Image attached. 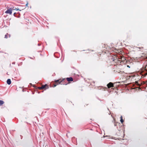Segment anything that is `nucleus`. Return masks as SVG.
<instances>
[{
	"label": "nucleus",
	"instance_id": "1",
	"mask_svg": "<svg viewBox=\"0 0 147 147\" xmlns=\"http://www.w3.org/2000/svg\"><path fill=\"white\" fill-rule=\"evenodd\" d=\"M12 12V9L11 8L7 10L6 11L5 13H9L10 14H11Z\"/></svg>",
	"mask_w": 147,
	"mask_h": 147
},
{
	"label": "nucleus",
	"instance_id": "2",
	"mask_svg": "<svg viewBox=\"0 0 147 147\" xmlns=\"http://www.w3.org/2000/svg\"><path fill=\"white\" fill-rule=\"evenodd\" d=\"M108 88H110L111 87L113 86V84L112 83L110 82L107 85Z\"/></svg>",
	"mask_w": 147,
	"mask_h": 147
},
{
	"label": "nucleus",
	"instance_id": "3",
	"mask_svg": "<svg viewBox=\"0 0 147 147\" xmlns=\"http://www.w3.org/2000/svg\"><path fill=\"white\" fill-rule=\"evenodd\" d=\"M46 86H47V84L43 85L41 87L39 88L40 89H43L45 88Z\"/></svg>",
	"mask_w": 147,
	"mask_h": 147
},
{
	"label": "nucleus",
	"instance_id": "4",
	"mask_svg": "<svg viewBox=\"0 0 147 147\" xmlns=\"http://www.w3.org/2000/svg\"><path fill=\"white\" fill-rule=\"evenodd\" d=\"M7 82L8 84L10 85L11 83V80L10 79H8L7 80Z\"/></svg>",
	"mask_w": 147,
	"mask_h": 147
},
{
	"label": "nucleus",
	"instance_id": "5",
	"mask_svg": "<svg viewBox=\"0 0 147 147\" xmlns=\"http://www.w3.org/2000/svg\"><path fill=\"white\" fill-rule=\"evenodd\" d=\"M67 80L68 81H73V79L71 77H70V78H67Z\"/></svg>",
	"mask_w": 147,
	"mask_h": 147
},
{
	"label": "nucleus",
	"instance_id": "6",
	"mask_svg": "<svg viewBox=\"0 0 147 147\" xmlns=\"http://www.w3.org/2000/svg\"><path fill=\"white\" fill-rule=\"evenodd\" d=\"M4 102L3 101L0 100V106H1L3 103Z\"/></svg>",
	"mask_w": 147,
	"mask_h": 147
},
{
	"label": "nucleus",
	"instance_id": "7",
	"mask_svg": "<svg viewBox=\"0 0 147 147\" xmlns=\"http://www.w3.org/2000/svg\"><path fill=\"white\" fill-rule=\"evenodd\" d=\"M120 121L122 123L123 122V120L122 119H121L120 120Z\"/></svg>",
	"mask_w": 147,
	"mask_h": 147
},
{
	"label": "nucleus",
	"instance_id": "8",
	"mask_svg": "<svg viewBox=\"0 0 147 147\" xmlns=\"http://www.w3.org/2000/svg\"><path fill=\"white\" fill-rule=\"evenodd\" d=\"M13 10H20L19 9L16 8L15 9H14ZM20 11H21V10H20Z\"/></svg>",
	"mask_w": 147,
	"mask_h": 147
},
{
	"label": "nucleus",
	"instance_id": "9",
	"mask_svg": "<svg viewBox=\"0 0 147 147\" xmlns=\"http://www.w3.org/2000/svg\"><path fill=\"white\" fill-rule=\"evenodd\" d=\"M28 3H27V4H26V6H28Z\"/></svg>",
	"mask_w": 147,
	"mask_h": 147
},
{
	"label": "nucleus",
	"instance_id": "10",
	"mask_svg": "<svg viewBox=\"0 0 147 147\" xmlns=\"http://www.w3.org/2000/svg\"><path fill=\"white\" fill-rule=\"evenodd\" d=\"M59 80H57L56 81H55V82H59Z\"/></svg>",
	"mask_w": 147,
	"mask_h": 147
},
{
	"label": "nucleus",
	"instance_id": "11",
	"mask_svg": "<svg viewBox=\"0 0 147 147\" xmlns=\"http://www.w3.org/2000/svg\"><path fill=\"white\" fill-rule=\"evenodd\" d=\"M122 116H121V117H120L121 119H122Z\"/></svg>",
	"mask_w": 147,
	"mask_h": 147
},
{
	"label": "nucleus",
	"instance_id": "12",
	"mask_svg": "<svg viewBox=\"0 0 147 147\" xmlns=\"http://www.w3.org/2000/svg\"><path fill=\"white\" fill-rule=\"evenodd\" d=\"M56 86V85H54V87H55Z\"/></svg>",
	"mask_w": 147,
	"mask_h": 147
},
{
	"label": "nucleus",
	"instance_id": "13",
	"mask_svg": "<svg viewBox=\"0 0 147 147\" xmlns=\"http://www.w3.org/2000/svg\"><path fill=\"white\" fill-rule=\"evenodd\" d=\"M127 67H129V65H127Z\"/></svg>",
	"mask_w": 147,
	"mask_h": 147
},
{
	"label": "nucleus",
	"instance_id": "14",
	"mask_svg": "<svg viewBox=\"0 0 147 147\" xmlns=\"http://www.w3.org/2000/svg\"><path fill=\"white\" fill-rule=\"evenodd\" d=\"M7 37V36H6V35H5V37L6 38H7V37Z\"/></svg>",
	"mask_w": 147,
	"mask_h": 147
}]
</instances>
